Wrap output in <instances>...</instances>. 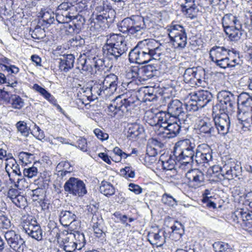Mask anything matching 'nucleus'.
I'll return each instance as SVG.
<instances>
[{
	"label": "nucleus",
	"mask_w": 252,
	"mask_h": 252,
	"mask_svg": "<svg viewBox=\"0 0 252 252\" xmlns=\"http://www.w3.org/2000/svg\"><path fill=\"white\" fill-rule=\"evenodd\" d=\"M164 45L153 39H146L139 41L129 53L130 63L138 64L147 63L152 59L158 60L162 55Z\"/></svg>",
	"instance_id": "f257e3e1"
},
{
	"label": "nucleus",
	"mask_w": 252,
	"mask_h": 252,
	"mask_svg": "<svg viewBox=\"0 0 252 252\" xmlns=\"http://www.w3.org/2000/svg\"><path fill=\"white\" fill-rule=\"evenodd\" d=\"M97 15L90 23V29L92 32L100 31L108 28L114 22L116 12L112 6L105 3H100L95 8Z\"/></svg>",
	"instance_id": "f03ea898"
},
{
	"label": "nucleus",
	"mask_w": 252,
	"mask_h": 252,
	"mask_svg": "<svg viewBox=\"0 0 252 252\" xmlns=\"http://www.w3.org/2000/svg\"><path fill=\"white\" fill-rule=\"evenodd\" d=\"M102 50L105 58L116 62L127 51V41L125 37L120 34H110Z\"/></svg>",
	"instance_id": "7ed1b4c3"
},
{
	"label": "nucleus",
	"mask_w": 252,
	"mask_h": 252,
	"mask_svg": "<svg viewBox=\"0 0 252 252\" xmlns=\"http://www.w3.org/2000/svg\"><path fill=\"white\" fill-rule=\"evenodd\" d=\"M135 99V96L131 95L129 96L127 94L119 95L108 106V114L115 117L119 112H121L124 115L128 116L136 106Z\"/></svg>",
	"instance_id": "20e7f679"
},
{
	"label": "nucleus",
	"mask_w": 252,
	"mask_h": 252,
	"mask_svg": "<svg viewBox=\"0 0 252 252\" xmlns=\"http://www.w3.org/2000/svg\"><path fill=\"white\" fill-rule=\"evenodd\" d=\"M118 77L114 74L107 75L103 81H95L89 89L93 95L97 97L98 96H108L113 94L117 90Z\"/></svg>",
	"instance_id": "39448f33"
},
{
	"label": "nucleus",
	"mask_w": 252,
	"mask_h": 252,
	"mask_svg": "<svg viewBox=\"0 0 252 252\" xmlns=\"http://www.w3.org/2000/svg\"><path fill=\"white\" fill-rule=\"evenodd\" d=\"M179 145H176L174 155L177 160L184 163L190 164L193 162V157L195 152L196 145L194 142L186 139L180 141Z\"/></svg>",
	"instance_id": "423d86ee"
},
{
	"label": "nucleus",
	"mask_w": 252,
	"mask_h": 252,
	"mask_svg": "<svg viewBox=\"0 0 252 252\" xmlns=\"http://www.w3.org/2000/svg\"><path fill=\"white\" fill-rule=\"evenodd\" d=\"M57 239L60 247L66 252H74L76 250H80L85 244L83 233H68L63 237L59 236Z\"/></svg>",
	"instance_id": "0eeeda50"
},
{
	"label": "nucleus",
	"mask_w": 252,
	"mask_h": 252,
	"mask_svg": "<svg viewBox=\"0 0 252 252\" xmlns=\"http://www.w3.org/2000/svg\"><path fill=\"white\" fill-rule=\"evenodd\" d=\"M219 103L213 107V112H220L228 113L232 111L237 104V93H232L226 90H222L218 94Z\"/></svg>",
	"instance_id": "6e6552de"
},
{
	"label": "nucleus",
	"mask_w": 252,
	"mask_h": 252,
	"mask_svg": "<svg viewBox=\"0 0 252 252\" xmlns=\"http://www.w3.org/2000/svg\"><path fill=\"white\" fill-rule=\"evenodd\" d=\"M167 112L171 117L178 120L180 124L189 126L191 122V115L186 114L185 104L178 99L172 100L168 104Z\"/></svg>",
	"instance_id": "1a4fd4ad"
},
{
	"label": "nucleus",
	"mask_w": 252,
	"mask_h": 252,
	"mask_svg": "<svg viewBox=\"0 0 252 252\" xmlns=\"http://www.w3.org/2000/svg\"><path fill=\"white\" fill-rule=\"evenodd\" d=\"M63 188L65 192L74 196H83L87 193L84 182L75 177H70L65 182Z\"/></svg>",
	"instance_id": "9d476101"
},
{
	"label": "nucleus",
	"mask_w": 252,
	"mask_h": 252,
	"mask_svg": "<svg viewBox=\"0 0 252 252\" xmlns=\"http://www.w3.org/2000/svg\"><path fill=\"white\" fill-rule=\"evenodd\" d=\"M7 244L16 252H23L26 248L25 241L21 236L13 230H7L4 233Z\"/></svg>",
	"instance_id": "9b49d317"
},
{
	"label": "nucleus",
	"mask_w": 252,
	"mask_h": 252,
	"mask_svg": "<svg viewBox=\"0 0 252 252\" xmlns=\"http://www.w3.org/2000/svg\"><path fill=\"white\" fill-rule=\"evenodd\" d=\"M213 123L217 134L224 136L229 132L230 121L227 113L220 111L214 117Z\"/></svg>",
	"instance_id": "f8f14e48"
},
{
	"label": "nucleus",
	"mask_w": 252,
	"mask_h": 252,
	"mask_svg": "<svg viewBox=\"0 0 252 252\" xmlns=\"http://www.w3.org/2000/svg\"><path fill=\"white\" fill-rule=\"evenodd\" d=\"M193 158V162L190 163L191 164L208 163L212 159V150L208 145L203 144L195 149Z\"/></svg>",
	"instance_id": "ddd939ff"
},
{
	"label": "nucleus",
	"mask_w": 252,
	"mask_h": 252,
	"mask_svg": "<svg viewBox=\"0 0 252 252\" xmlns=\"http://www.w3.org/2000/svg\"><path fill=\"white\" fill-rule=\"evenodd\" d=\"M186 177L188 180L190 186L194 189H197L205 185V174L198 169L189 170L186 174Z\"/></svg>",
	"instance_id": "4468645a"
},
{
	"label": "nucleus",
	"mask_w": 252,
	"mask_h": 252,
	"mask_svg": "<svg viewBox=\"0 0 252 252\" xmlns=\"http://www.w3.org/2000/svg\"><path fill=\"white\" fill-rule=\"evenodd\" d=\"M158 70L156 67L154 65L149 64L143 66L140 69H138V71L131 69L128 73L127 75L130 76L131 74V78L140 79L141 78L139 76L141 75L143 77V80H146L157 75Z\"/></svg>",
	"instance_id": "2eb2a0df"
},
{
	"label": "nucleus",
	"mask_w": 252,
	"mask_h": 252,
	"mask_svg": "<svg viewBox=\"0 0 252 252\" xmlns=\"http://www.w3.org/2000/svg\"><path fill=\"white\" fill-rule=\"evenodd\" d=\"M245 29H246L244 27V23H242L238 26L235 25L230 28H226L223 31L229 40L236 42L240 41L244 37L246 33L245 32Z\"/></svg>",
	"instance_id": "dca6fc26"
},
{
	"label": "nucleus",
	"mask_w": 252,
	"mask_h": 252,
	"mask_svg": "<svg viewBox=\"0 0 252 252\" xmlns=\"http://www.w3.org/2000/svg\"><path fill=\"white\" fill-rule=\"evenodd\" d=\"M131 18L132 21L131 34L135 37L141 35L147 28L146 23L148 20L139 15H132Z\"/></svg>",
	"instance_id": "f3484780"
},
{
	"label": "nucleus",
	"mask_w": 252,
	"mask_h": 252,
	"mask_svg": "<svg viewBox=\"0 0 252 252\" xmlns=\"http://www.w3.org/2000/svg\"><path fill=\"white\" fill-rule=\"evenodd\" d=\"M213 121L201 120L197 126L198 134L203 137L210 138L217 134V130L214 128Z\"/></svg>",
	"instance_id": "a211bd4d"
},
{
	"label": "nucleus",
	"mask_w": 252,
	"mask_h": 252,
	"mask_svg": "<svg viewBox=\"0 0 252 252\" xmlns=\"http://www.w3.org/2000/svg\"><path fill=\"white\" fill-rule=\"evenodd\" d=\"M240 61L239 54H236L235 53V54H230V55L226 56L220 60H218L214 63L218 66L225 69L235 67L239 64Z\"/></svg>",
	"instance_id": "6ab92c4d"
},
{
	"label": "nucleus",
	"mask_w": 252,
	"mask_h": 252,
	"mask_svg": "<svg viewBox=\"0 0 252 252\" xmlns=\"http://www.w3.org/2000/svg\"><path fill=\"white\" fill-rule=\"evenodd\" d=\"M235 52L236 51L231 52L230 50L223 46H214L210 50V58L214 63L218 60H220L226 56L235 54Z\"/></svg>",
	"instance_id": "aec40b11"
},
{
	"label": "nucleus",
	"mask_w": 252,
	"mask_h": 252,
	"mask_svg": "<svg viewBox=\"0 0 252 252\" xmlns=\"http://www.w3.org/2000/svg\"><path fill=\"white\" fill-rule=\"evenodd\" d=\"M245 21V15L244 16H236L232 14H226L224 15L221 19V23L223 30L226 29V28L237 25L244 23Z\"/></svg>",
	"instance_id": "412c9836"
},
{
	"label": "nucleus",
	"mask_w": 252,
	"mask_h": 252,
	"mask_svg": "<svg viewBox=\"0 0 252 252\" xmlns=\"http://www.w3.org/2000/svg\"><path fill=\"white\" fill-rule=\"evenodd\" d=\"M201 74H205V71L203 69H198L196 67L188 68L185 71L183 77L186 83H191L194 82V79H196L198 82L201 84L202 81L201 78H197V76Z\"/></svg>",
	"instance_id": "4be33fe9"
},
{
	"label": "nucleus",
	"mask_w": 252,
	"mask_h": 252,
	"mask_svg": "<svg viewBox=\"0 0 252 252\" xmlns=\"http://www.w3.org/2000/svg\"><path fill=\"white\" fill-rule=\"evenodd\" d=\"M193 97L198 102L200 108L204 107L208 104L211 102L213 99V95L212 93L207 90L199 91L193 95Z\"/></svg>",
	"instance_id": "5701e85b"
},
{
	"label": "nucleus",
	"mask_w": 252,
	"mask_h": 252,
	"mask_svg": "<svg viewBox=\"0 0 252 252\" xmlns=\"http://www.w3.org/2000/svg\"><path fill=\"white\" fill-rule=\"evenodd\" d=\"M165 232L159 230L157 233L149 232L148 237V241L153 246L160 247L165 243Z\"/></svg>",
	"instance_id": "b1692460"
},
{
	"label": "nucleus",
	"mask_w": 252,
	"mask_h": 252,
	"mask_svg": "<svg viewBox=\"0 0 252 252\" xmlns=\"http://www.w3.org/2000/svg\"><path fill=\"white\" fill-rule=\"evenodd\" d=\"M59 63V68L61 71L65 72H68L73 67L75 57L72 54L63 55V58H61Z\"/></svg>",
	"instance_id": "393cba45"
},
{
	"label": "nucleus",
	"mask_w": 252,
	"mask_h": 252,
	"mask_svg": "<svg viewBox=\"0 0 252 252\" xmlns=\"http://www.w3.org/2000/svg\"><path fill=\"white\" fill-rule=\"evenodd\" d=\"M166 126L163 133L168 138H174L180 132L181 126L176 121L172 123L170 121Z\"/></svg>",
	"instance_id": "a878e982"
},
{
	"label": "nucleus",
	"mask_w": 252,
	"mask_h": 252,
	"mask_svg": "<svg viewBox=\"0 0 252 252\" xmlns=\"http://www.w3.org/2000/svg\"><path fill=\"white\" fill-rule=\"evenodd\" d=\"M55 16L56 14L51 11L41 10L38 16L41 18L39 23L42 21L43 22L42 25L48 27L54 23L55 21Z\"/></svg>",
	"instance_id": "bb28decb"
},
{
	"label": "nucleus",
	"mask_w": 252,
	"mask_h": 252,
	"mask_svg": "<svg viewBox=\"0 0 252 252\" xmlns=\"http://www.w3.org/2000/svg\"><path fill=\"white\" fill-rule=\"evenodd\" d=\"M238 119L243 127L248 128L252 125V112L238 111Z\"/></svg>",
	"instance_id": "cd10ccee"
},
{
	"label": "nucleus",
	"mask_w": 252,
	"mask_h": 252,
	"mask_svg": "<svg viewBox=\"0 0 252 252\" xmlns=\"http://www.w3.org/2000/svg\"><path fill=\"white\" fill-rule=\"evenodd\" d=\"M32 89L38 93L45 99L53 104H56V99L49 92H48L44 88L41 87L37 84H34L33 85Z\"/></svg>",
	"instance_id": "c85d7f7f"
},
{
	"label": "nucleus",
	"mask_w": 252,
	"mask_h": 252,
	"mask_svg": "<svg viewBox=\"0 0 252 252\" xmlns=\"http://www.w3.org/2000/svg\"><path fill=\"white\" fill-rule=\"evenodd\" d=\"M90 63H92V62L90 59L87 60L86 58H79L78 59L77 68L83 71L93 74L94 72V68H93L92 64Z\"/></svg>",
	"instance_id": "c756f323"
},
{
	"label": "nucleus",
	"mask_w": 252,
	"mask_h": 252,
	"mask_svg": "<svg viewBox=\"0 0 252 252\" xmlns=\"http://www.w3.org/2000/svg\"><path fill=\"white\" fill-rule=\"evenodd\" d=\"M168 35L170 40L176 38L177 36H180L182 34H186L184 28L180 25H173L168 29Z\"/></svg>",
	"instance_id": "7c9ffc66"
},
{
	"label": "nucleus",
	"mask_w": 252,
	"mask_h": 252,
	"mask_svg": "<svg viewBox=\"0 0 252 252\" xmlns=\"http://www.w3.org/2000/svg\"><path fill=\"white\" fill-rule=\"evenodd\" d=\"M118 26L121 32L131 34L130 31L132 28V21L131 17L125 18L118 24Z\"/></svg>",
	"instance_id": "2f4dec72"
},
{
	"label": "nucleus",
	"mask_w": 252,
	"mask_h": 252,
	"mask_svg": "<svg viewBox=\"0 0 252 252\" xmlns=\"http://www.w3.org/2000/svg\"><path fill=\"white\" fill-rule=\"evenodd\" d=\"M100 192L105 196H111L115 192L113 186L109 182L103 181L99 187Z\"/></svg>",
	"instance_id": "473e14b6"
},
{
	"label": "nucleus",
	"mask_w": 252,
	"mask_h": 252,
	"mask_svg": "<svg viewBox=\"0 0 252 252\" xmlns=\"http://www.w3.org/2000/svg\"><path fill=\"white\" fill-rule=\"evenodd\" d=\"M213 247L215 252H233L230 245L221 241L215 242Z\"/></svg>",
	"instance_id": "72a5a7b5"
},
{
	"label": "nucleus",
	"mask_w": 252,
	"mask_h": 252,
	"mask_svg": "<svg viewBox=\"0 0 252 252\" xmlns=\"http://www.w3.org/2000/svg\"><path fill=\"white\" fill-rule=\"evenodd\" d=\"M145 101H153L157 99V91L152 87H147L144 90Z\"/></svg>",
	"instance_id": "f704fd0d"
},
{
	"label": "nucleus",
	"mask_w": 252,
	"mask_h": 252,
	"mask_svg": "<svg viewBox=\"0 0 252 252\" xmlns=\"http://www.w3.org/2000/svg\"><path fill=\"white\" fill-rule=\"evenodd\" d=\"M171 117L168 112L167 113L164 112H158V127H162L164 130L166 126L171 121L170 119Z\"/></svg>",
	"instance_id": "c9c22d12"
},
{
	"label": "nucleus",
	"mask_w": 252,
	"mask_h": 252,
	"mask_svg": "<svg viewBox=\"0 0 252 252\" xmlns=\"http://www.w3.org/2000/svg\"><path fill=\"white\" fill-rule=\"evenodd\" d=\"M141 133L140 127L139 125L135 124H130L128 126L127 130L128 137H130V139L136 138Z\"/></svg>",
	"instance_id": "e433bc0d"
},
{
	"label": "nucleus",
	"mask_w": 252,
	"mask_h": 252,
	"mask_svg": "<svg viewBox=\"0 0 252 252\" xmlns=\"http://www.w3.org/2000/svg\"><path fill=\"white\" fill-rule=\"evenodd\" d=\"M191 97V98L187 103H184L186 107V114H188V112L196 111L199 108H200L196 99H194L193 95Z\"/></svg>",
	"instance_id": "4c0bfd02"
},
{
	"label": "nucleus",
	"mask_w": 252,
	"mask_h": 252,
	"mask_svg": "<svg viewBox=\"0 0 252 252\" xmlns=\"http://www.w3.org/2000/svg\"><path fill=\"white\" fill-rule=\"evenodd\" d=\"M10 101L12 107L14 109H20L25 104L24 100L20 96L16 94L11 95Z\"/></svg>",
	"instance_id": "58836bf2"
},
{
	"label": "nucleus",
	"mask_w": 252,
	"mask_h": 252,
	"mask_svg": "<svg viewBox=\"0 0 252 252\" xmlns=\"http://www.w3.org/2000/svg\"><path fill=\"white\" fill-rule=\"evenodd\" d=\"M94 233L96 234V236L98 238H104L105 234L104 233L105 229L103 226V221L98 222L97 221L94 223L93 226Z\"/></svg>",
	"instance_id": "ea45409f"
},
{
	"label": "nucleus",
	"mask_w": 252,
	"mask_h": 252,
	"mask_svg": "<svg viewBox=\"0 0 252 252\" xmlns=\"http://www.w3.org/2000/svg\"><path fill=\"white\" fill-rule=\"evenodd\" d=\"M161 202L169 206L174 207L177 206L178 201L170 194L167 193H164L161 198Z\"/></svg>",
	"instance_id": "a19ab883"
},
{
	"label": "nucleus",
	"mask_w": 252,
	"mask_h": 252,
	"mask_svg": "<svg viewBox=\"0 0 252 252\" xmlns=\"http://www.w3.org/2000/svg\"><path fill=\"white\" fill-rule=\"evenodd\" d=\"M63 221H60V223L65 227H68V230L72 233H81L79 230L80 228V221H70L68 223H63Z\"/></svg>",
	"instance_id": "79ce46f5"
},
{
	"label": "nucleus",
	"mask_w": 252,
	"mask_h": 252,
	"mask_svg": "<svg viewBox=\"0 0 252 252\" xmlns=\"http://www.w3.org/2000/svg\"><path fill=\"white\" fill-rule=\"evenodd\" d=\"M33 155L27 152H21L18 155L19 161L22 166H25L32 162Z\"/></svg>",
	"instance_id": "37998d69"
},
{
	"label": "nucleus",
	"mask_w": 252,
	"mask_h": 252,
	"mask_svg": "<svg viewBox=\"0 0 252 252\" xmlns=\"http://www.w3.org/2000/svg\"><path fill=\"white\" fill-rule=\"evenodd\" d=\"M187 39V34H182L180 37L177 36L171 41L173 42L175 48L183 49L186 46Z\"/></svg>",
	"instance_id": "c03bdc74"
},
{
	"label": "nucleus",
	"mask_w": 252,
	"mask_h": 252,
	"mask_svg": "<svg viewBox=\"0 0 252 252\" xmlns=\"http://www.w3.org/2000/svg\"><path fill=\"white\" fill-rule=\"evenodd\" d=\"M16 126L18 132L22 135L27 137L29 135L30 128L28 127L27 124L24 121H19L16 124Z\"/></svg>",
	"instance_id": "a18cd8bd"
},
{
	"label": "nucleus",
	"mask_w": 252,
	"mask_h": 252,
	"mask_svg": "<svg viewBox=\"0 0 252 252\" xmlns=\"http://www.w3.org/2000/svg\"><path fill=\"white\" fill-rule=\"evenodd\" d=\"M71 21L73 22L74 26L76 29V33H79L85 22V18L81 15H78L73 18Z\"/></svg>",
	"instance_id": "49530a36"
},
{
	"label": "nucleus",
	"mask_w": 252,
	"mask_h": 252,
	"mask_svg": "<svg viewBox=\"0 0 252 252\" xmlns=\"http://www.w3.org/2000/svg\"><path fill=\"white\" fill-rule=\"evenodd\" d=\"M24 222L27 224L24 225L23 229L27 234L41 229L40 225L37 224V221H33V223L32 221Z\"/></svg>",
	"instance_id": "de8ad7c7"
},
{
	"label": "nucleus",
	"mask_w": 252,
	"mask_h": 252,
	"mask_svg": "<svg viewBox=\"0 0 252 252\" xmlns=\"http://www.w3.org/2000/svg\"><path fill=\"white\" fill-rule=\"evenodd\" d=\"M145 117L146 122L152 126L158 127V113L154 114L152 112L148 113Z\"/></svg>",
	"instance_id": "09e8293b"
},
{
	"label": "nucleus",
	"mask_w": 252,
	"mask_h": 252,
	"mask_svg": "<svg viewBox=\"0 0 252 252\" xmlns=\"http://www.w3.org/2000/svg\"><path fill=\"white\" fill-rule=\"evenodd\" d=\"M30 32H31V34L32 38L35 39H42L46 36L45 32L44 29L38 26L35 27L34 30L32 31L30 30Z\"/></svg>",
	"instance_id": "8fccbe9b"
},
{
	"label": "nucleus",
	"mask_w": 252,
	"mask_h": 252,
	"mask_svg": "<svg viewBox=\"0 0 252 252\" xmlns=\"http://www.w3.org/2000/svg\"><path fill=\"white\" fill-rule=\"evenodd\" d=\"M252 97L248 93L243 92L239 95L237 93V105L238 106V111L241 110V105L243 103L246 102L248 99H250Z\"/></svg>",
	"instance_id": "3c124183"
},
{
	"label": "nucleus",
	"mask_w": 252,
	"mask_h": 252,
	"mask_svg": "<svg viewBox=\"0 0 252 252\" xmlns=\"http://www.w3.org/2000/svg\"><path fill=\"white\" fill-rule=\"evenodd\" d=\"M23 173L24 177L32 178L37 176L38 169L36 167L32 166L28 168H24Z\"/></svg>",
	"instance_id": "603ef678"
},
{
	"label": "nucleus",
	"mask_w": 252,
	"mask_h": 252,
	"mask_svg": "<svg viewBox=\"0 0 252 252\" xmlns=\"http://www.w3.org/2000/svg\"><path fill=\"white\" fill-rule=\"evenodd\" d=\"M12 202L20 208H25L27 205L26 198L20 194L15 199L13 198Z\"/></svg>",
	"instance_id": "864d4df0"
},
{
	"label": "nucleus",
	"mask_w": 252,
	"mask_h": 252,
	"mask_svg": "<svg viewBox=\"0 0 252 252\" xmlns=\"http://www.w3.org/2000/svg\"><path fill=\"white\" fill-rule=\"evenodd\" d=\"M59 220H76V216L69 211H62L60 213Z\"/></svg>",
	"instance_id": "5fc2aeb1"
},
{
	"label": "nucleus",
	"mask_w": 252,
	"mask_h": 252,
	"mask_svg": "<svg viewBox=\"0 0 252 252\" xmlns=\"http://www.w3.org/2000/svg\"><path fill=\"white\" fill-rule=\"evenodd\" d=\"M10 161L9 162L10 167L12 169L13 173L20 177H22V172L20 171V165L17 163L16 160L12 157L9 159Z\"/></svg>",
	"instance_id": "6e6d98bb"
},
{
	"label": "nucleus",
	"mask_w": 252,
	"mask_h": 252,
	"mask_svg": "<svg viewBox=\"0 0 252 252\" xmlns=\"http://www.w3.org/2000/svg\"><path fill=\"white\" fill-rule=\"evenodd\" d=\"M162 166L164 170H172L174 169L175 166V161L174 159L169 158L166 161H162Z\"/></svg>",
	"instance_id": "4d7b16f0"
},
{
	"label": "nucleus",
	"mask_w": 252,
	"mask_h": 252,
	"mask_svg": "<svg viewBox=\"0 0 252 252\" xmlns=\"http://www.w3.org/2000/svg\"><path fill=\"white\" fill-rule=\"evenodd\" d=\"M0 67L3 71L6 70L11 73L17 74L19 71V68L14 65H7L0 63Z\"/></svg>",
	"instance_id": "13d9d810"
},
{
	"label": "nucleus",
	"mask_w": 252,
	"mask_h": 252,
	"mask_svg": "<svg viewBox=\"0 0 252 252\" xmlns=\"http://www.w3.org/2000/svg\"><path fill=\"white\" fill-rule=\"evenodd\" d=\"M77 13L76 7L72 4L71 7H70L68 10L64 13L65 15L64 16L66 17V18H68V19L70 21L73 18H74L78 15Z\"/></svg>",
	"instance_id": "bf43d9fd"
},
{
	"label": "nucleus",
	"mask_w": 252,
	"mask_h": 252,
	"mask_svg": "<svg viewBox=\"0 0 252 252\" xmlns=\"http://www.w3.org/2000/svg\"><path fill=\"white\" fill-rule=\"evenodd\" d=\"M176 224L174 225L171 227L172 232L179 234V237H181V235L184 232L183 225L180 221H175Z\"/></svg>",
	"instance_id": "052dcab7"
},
{
	"label": "nucleus",
	"mask_w": 252,
	"mask_h": 252,
	"mask_svg": "<svg viewBox=\"0 0 252 252\" xmlns=\"http://www.w3.org/2000/svg\"><path fill=\"white\" fill-rule=\"evenodd\" d=\"M121 173L126 176V178H133L135 177L134 170L131 167H125V168L121 170Z\"/></svg>",
	"instance_id": "680f3d73"
},
{
	"label": "nucleus",
	"mask_w": 252,
	"mask_h": 252,
	"mask_svg": "<svg viewBox=\"0 0 252 252\" xmlns=\"http://www.w3.org/2000/svg\"><path fill=\"white\" fill-rule=\"evenodd\" d=\"M94 132L97 138L101 141L107 140L109 138V135L107 133L99 128H95L94 130Z\"/></svg>",
	"instance_id": "e2e57ef3"
},
{
	"label": "nucleus",
	"mask_w": 252,
	"mask_h": 252,
	"mask_svg": "<svg viewBox=\"0 0 252 252\" xmlns=\"http://www.w3.org/2000/svg\"><path fill=\"white\" fill-rule=\"evenodd\" d=\"M129 189L136 194H141L143 191V189L139 185L134 183H130L128 185Z\"/></svg>",
	"instance_id": "0e129e2a"
},
{
	"label": "nucleus",
	"mask_w": 252,
	"mask_h": 252,
	"mask_svg": "<svg viewBox=\"0 0 252 252\" xmlns=\"http://www.w3.org/2000/svg\"><path fill=\"white\" fill-rule=\"evenodd\" d=\"M244 27L249 31L252 29V14L251 13L245 15Z\"/></svg>",
	"instance_id": "69168bd1"
},
{
	"label": "nucleus",
	"mask_w": 252,
	"mask_h": 252,
	"mask_svg": "<svg viewBox=\"0 0 252 252\" xmlns=\"http://www.w3.org/2000/svg\"><path fill=\"white\" fill-rule=\"evenodd\" d=\"M95 58L93 59V68H94V72H96V70H99L100 69H103V64L104 63V61L102 59H97L96 61H94Z\"/></svg>",
	"instance_id": "338daca9"
},
{
	"label": "nucleus",
	"mask_w": 252,
	"mask_h": 252,
	"mask_svg": "<svg viewBox=\"0 0 252 252\" xmlns=\"http://www.w3.org/2000/svg\"><path fill=\"white\" fill-rule=\"evenodd\" d=\"M244 110H247V111L252 112V97L241 105L240 111H244Z\"/></svg>",
	"instance_id": "774afa93"
}]
</instances>
